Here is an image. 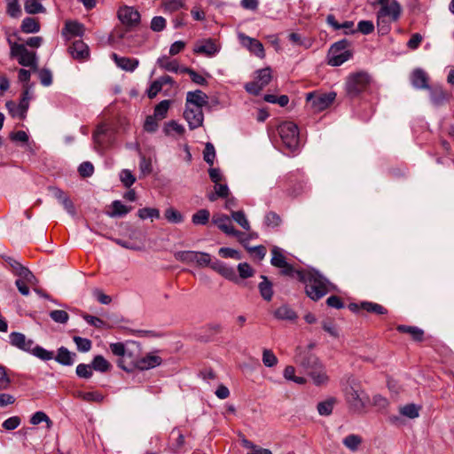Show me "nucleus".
<instances>
[{"label": "nucleus", "instance_id": "obj_21", "mask_svg": "<svg viewBox=\"0 0 454 454\" xmlns=\"http://www.w3.org/2000/svg\"><path fill=\"white\" fill-rule=\"evenodd\" d=\"M411 82L415 89L427 90L429 89V76L421 68H416L412 71L410 76Z\"/></svg>", "mask_w": 454, "mask_h": 454}, {"label": "nucleus", "instance_id": "obj_57", "mask_svg": "<svg viewBox=\"0 0 454 454\" xmlns=\"http://www.w3.org/2000/svg\"><path fill=\"white\" fill-rule=\"evenodd\" d=\"M137 215L141 219L159 218L160 211L153 207H144L138 210Z\"/></svg>", "mask_w": 454, "mask_h": 454}, {"label": "nucleus", "instance_id": "obj_46", "mask_svg": "<svg viewBox=\"0 0 454 454\" xmlns=\"http://www.w3.org/2000/svg\"><path fill=\"white\" fill-rule=\"evenodd\" d=\"M6 12L12 18H19L22 14L19 0H6Z\"/></svg>", "mask_w": 454, "mask_h": 454}, {"label": "nucleus", "instance_id": "obj_7", "mask_svg": "<svg viewBox=\"0 0 454 454\" xmlns=\"http://www.w3.org/2000/svg\"><path fill=\"white\" fill-rule=\"evenodd\" d=\"M348 46L349 43L345 39L333 43L328 51V64L339 67L348 61L352 57V51Z\"/></svg>", "mask_w": 454, "mask_h": 454}, {"label": "nucleus", "instance_id": "obj_29", "mask_svg": "<svg viewBox=\"0 0 454 454\" xmlns=\"http://www.w3.org/2000/svg\"><path fill=\"white\" fill-rule=\"evenodd\" d=\"M75 354L71 353L67 348L61 347L58 349V354L54 357L55 360L63 365H72Z\"/></svg>", "mask_w": 454, "mask_h": 454}, {"label": "nucleus", "instance_id": "obj_16", "mask_svg": "<svg viewBox=\"0 0 454 454\" xmlns=\"http://www.w3.org/2000/svg\"><path fill=\"white\" fill-rule=\"evenodd\" d=\"M240 43L246 47L251 53L254 54L260 59H263L265 56L264 48L262 43L243 33L238 35Z\"/></svg>", "mask_w": 454, "mask_h": 454}, {"label": "nucleus", "instance_id": "obj_12", "mask_svg": "<svg viewBox=\"0 0 454 454\" xmlns=\"http://www.w3.org/2000/svg\"><path fill=\"white\" fill-rule=\"evenodd\" d=\"M212 222L225 234L235 236L239 238V240H241L243 236L242 232L235 230L231 223V220L228 215L223 214L214 215Z\"/></svg>", "mask_w": 454, "mask_h": 454}, {"label": "nucleus", "instance_id": "obj_48", "mask_svg": "<svg viewBox=\"0 0 454 454\" xmlns=\"http://www.w3.org/2000/svg\"><path fill=\"white\" fill-rule=\"evenodd\" d=\"M65 30H67L69 34L75 36L82 35L84 32L83 26L76 21H67L65 25Z\"/></svg>", "mask_w": 454, "mask_h": 454}, {"label": "nucleus", "instance_id": "obj_59", "mask_svg": "<svg viewBox=\"0 0 454 454\" xmlns=\"http://www.w3.org/2000/svg\"><path fill=\"white\" fill-rule=\"evenodd\" d=\"M281 223V219L275 212H269L264 217V223L270 228L278 227Z\"/></svg>", "mask_w": 454, "mask_h": 454}, {"label": "nucleus", "instance_id": "obj_55", "mask_svg": "<svg viewBox=\"0 0 454 454\" xmlns=\"http://www.w3.org/2000/svg\"><path fill=\"white\" fill-rule=\"evenodd\" d=\"M203 158H204V160L207 164H209V165H213L214 164V160H215V150L214 145L211 143H207L206 144L205 149H204V152H203Z\"/></svg>", "mask_w": 454, "mask_h": 454}, {"label": "nucleus", "instance_id": "obj_22", "mask_svg": "<svg viewBox=\"0 0 454 454\" xmlns=\"http://www.w3.org/2000/svg\"><path fill=\"white\" fill-rule=\"evenodd\" d=\"M116 66L127 72H133L139 65V60L134 58L120 57L116 53L111 55Z\"/></svg>", "mask_w": 454, "mask_h": 454}, {"label": "nucleus", "instance_id": "obj_2", "mask_svg": "<svg viewBox=\"0 0 454 454\" xmlns=\"http://www.w3.org/2000/svg\"><path fill=\"white\" fill-rule=\"evenodd\" d=\"M294 361L311 378L315 385L319 386L327 382L328 377L325 367L309 350L297 348Z\"/></svg>", "mask_w": 454, "mask_h": 454}, {"label": "nucleus", "instance_id": "obj_56", "mask_svg": "<svg viewBox=\"0 0 454 454\" xmlns=\"http://www.w3.org/2000/svg\"><path fill=\"white\" fill-rule=\"evenodd\" d=\"M262 362L267 367H273L278 364V358L270 349H264L262 352Z\"/></svg>", "mask_w": 454, "mask_h": 454}, {"label": "nucleus", "instance_id": "obj_6", "mask_svg": "<svg viewBox=\"0 0 454 454\" xmlns=\"http://www.w3.org/2000/svg\"><path fill=\"white\" fill-rule=\"evenodd\" d=\"M278 132L284 145L290 151H295L299 146V129L295 123L284 121L278 127Z\"/></svg>", "mask_w": 454, "mask_h": 454}, {"label": "nucleus", "instance_id": "obj_33", "mask_svg": "<svg viewBox=\"0 0 454 454\" xmlns=\"http://www.w3.org/2000/svg\"><path fill=\"white\" fill-rule=\"evenodd\" d=\"M91 366L95 371L100 372H106L112 368L111 364L101 355H98L93 358Z\"/></svg>", "mask_w": 454, "mask_h": 454}, {"label": "nucleus", "instance_id": "obj_37", "mask_svg": "<svg viewBox=\"0 0 454 454\" xmlns=\"http://www.w3.org/2000/svg\"><path fill=\"white\" fill-rule=\"evenodd\" d=\"M271 260L270 262L274 267L280 268L286 265V260L282 251L278 247H273L271 249Z\"/></svg>", "mask_w": 454, "mask_h": 454}, {"label": "nucleus", "instance_id": "obj_9", "mask_svg": "<svg viewBox=\"0 0 454 454\" xmlns=\"http://www.w3.org/2000/svg\"><path fill=\"white\" fill-rule=\"evenodd\" d=\"M11 55L18 59V62L23 67H35V53L29 51L24 44L12 43Z\"/></svg>", "mask_w": 454, "mask_h": 454}, {"label": "nucleus", "instance_id": "obj_52", "mask_svg": "<svg viewBox=\"0 0 454 454\" xmlns=\"http://www.w3.org/2000/svg\"><path fill=\"white\" fill-rule=\"evenodd\" d=\"M231 217L244 230H246V231L250 230L249 222L247 221L246 215L243 211H232Z\"/></svg>", "mask_w": 454, "mask_h": 454}, {"label": "nucleus", "instance_id": "obj_10", "mask_svg": "<svg viewBox=\"0 0 454 454\" xmlns=\"http://www.w3.org/2000/svg\"><path fill=\"white\" fill-rule=\"evenodd\" d=\"M271 80V70L269 67L260 69L256 72L254 81L245 85L246 90L253 95H258L261 90L270 83Z\"/></svg>", "mask_w": 454, "mask_h": 454}, {"label": "nucleus", "instance_id": "obj_15", "mask_svg": "<svg viewBox=\"0 0 454 454\" xmlns=\"http://www.w3.org/2000/svg\"><path fill=\"white\" fill-rule=\"evenodd\" d=\"M184 118L191 129L200 128L203 124L204 114L200 107L185 106Z\"/></svg>", "mask_w": 454, "mask_h": 454}, {"label": "nucleus", "instance_id": "obj_41", "mask_svg": "<svg viewBox=\"0 0 454 454\" xmlns=\"http://www.w3.org/2000/svg\"><path fill=\"white\" fill-rule=\"evenodd\" d=\"M284 378L287 380L294 381L299 385H303L307 382V380L305 378L295 376V368L292 365H288L285 368Z\"/></svg>", "mask_w": 454, "mask_h": 454}, {"label": "nucleus", "instance_id": "obj_8", "mask_svg": "<svg viewBox=\"0 0 454 454\" xmlns=\"http://www.w3.org/2000/svg\"><path fill=\"white\" fill-rule=\"evenodd\" d=\"M176 260L186 263H195L198 267H207L210 264V254L199 251H177L174 254Z\"/></svg>", "mask_w": 454, "mask_h": 454}, {"label": "nucleus", "instance_id": "obj_40", "mask_svg": "<svg viewBox=\"0 0 454 454\" xmlns=\"http://www.w3.org/2000/svg\"><path fill=\"white\" fill-rule=\"evenodd\" d=\"M30 353L43 361H49L54 358L52 351H48L38 345L33 346Z\"/></svg>", "mask_w": 454, "mask_h": 454}, {"label": "nucleus", "instance_id": "obj_24", "mask_svg": "<svg viewBox=\"0 0 454 454\" xmlns=\"http://www.w3.org/2000/svg\"><path fill=\"white\" fill-rule=\"evenodd\" d=\"M427 90L431 102L435 106H441L449 100V94L440 85L430 86Z\"/></svg>", "mask_w": 454, "mask_h": 454}, {"label": "nucleus", "instance_id": "obj_1", "mask_svg": "<svg viewBox=\"0 0 454 454\" xmlns=\"http://www.w3.org/2000/svg\"><path fill=\"white\" fill-rule=\"evenodd\" d=\"M300 281L305 284L306 294L313 301H318L334 289V286L317 270L295 271Z\"/></svg>", "mask_w": 454, "mask_h": 454}, {"label": "nucleus", "instance_id": "obj_17", "mask_svg": "<svg viewBox=\"0 0 454 454\" xmlns=\"http://www.w3.org/2000/svg\"><path fill=\"white\" fill-rule=\"evenodd\" d=\"M9 339L12 346L16 347L17 348L27 353H30V351L32 350V347L34 346V340L31 339H27L25 336V334L21 333H11L9 335Z\"/></svg>", "mask_w": 454, "mask_h": 454}, {"label": "nucleus", "instance_id": "obj_38", "mask_svg": "<svg viewBox=\"0 0 454 454\" xmlns=\"http://www.w3.org/2000/svg\"><path fill=\"white\" fill-rule=\"evenodd\" d=\"M163 131L167 136H172L174 133L181 136L184 133L185 129L183 125L175 121H170L165 123Z\"/></svg>", "mask_w": 454, "mask_h": 454}, {"label": "nucleus", "instance_id": "obj_49", "mask_svg": "<svg viewBox=\"0 0 454 454\" xmlns=\"http://www.w3.org/2000/svg\"><path fill=\"white\" fill-rule=\"evenodd\" d=\"M165 218L172 223H180L184 221V217L180 212L173 207H168L164 213Z\"/></svg>", "mask_w": 454, "mask_h": 454}, {"label": "nucleus", "instance_id": "obj_62", "mask_svg": "<svg viewBox=\"0 0 454 454\" xmlns=\"http://www.w3.org/2000/svg\"><path fill=\"white\" fill-rule=\"evenodd\" d=\"M166 20L161 16H155L151 21V29L154 32H160L166 27Z\"/></svg>", "mask_w": 454, "mask_h": 454}, {"label": "nucleus", "instance_id": "obj_11", "mask_svg": "<svg viewBox=\"0 0 454 454\" xmlns=\"http://www.w3.org/2000/svg\"><path fill=\"white\" fill-rule=\"evenodd\" d=\"M336 93H309L307 94V101L310 103L311 107L316 112H320L326 109L335 99Z\"/></svg>", "mask_w": 454, "mask_h": 454}, {"label": "nucleus", "instance_id": "obj_5", "mask_svg": "<svg viewBox=\"0 0 454 454\" xmlns=\"http://www.w3.org/2000/svg\"><path fill=\"white\" fill-rule=\"evenodd\" d=\"M371 83V76L367 72L360 71L350 74L345 82L347 96L353 98L365 91Z\"/></svg>", "mask_w": 454, "mask_h": 454}, {"label": "nucleus", "instance_id": "obj_51", "mask_svg": "<svg viewBox=\"0 0 454 454\" xmlns=\"http://www.w3.org/2000/svg\"><path fill=\"white\" fill-rule=\"evenodd\" d=\"M73 340L80 352H88L91 348L92 343L89 339L80 336H74Z\"/></svg>", "mask_w": 454, "mask_h": 454}, {"label": "nucleus", "instance_id": "obj_42", "mask_svg": "<svg viewBox=\"0 0 454 454\" xmlns=\"http://www.w3.org/2000/svg\"><path fill=\"white\" fill-rule=\"evenodd\" d=\"M210 213L207 209H200L192 216V222L196 225H205L208 223Z\"/></svg>", "mask_w": 454, "mask_h": 454}, {"label": "nucleus", "instance_id": "obj_45", "mask_svg": "<svg viewBox=\"0 0 454 454\" xmlns=\"http://www.w3.org/2000/svg\"><path fill=\"white\" fill-rule=\"evenodd\" d=\"M40 29L39 23L34 18H25L21 24V30L25 33H36Z\"/></svg>", "mask_w": 454, "mask_h": 454}, {"label": "nucleus", "instance_id": "obj_18", "mask_svg": "<svg viewBox=\"0 0 454 454\" xmlns=\"http://www.w3.org/2000/svg\"><path fill=\"white\" fill-rule=\"evenodd\" d=\"M110 350L114 356L119 357L117 361L118 366L124 371L130 372L131 366H129V364H125V356L129 352V348L122 342H115L110 344Z\"/></svg>", "mask_w": 454, "mask_h": 454}, {"label": "nucleus", "instance_id": "obj_13", "mask_svg": "<svg viewBox=\"0 0 454 454\" xmlns=\"http://www.w3.org/2000/svg\"><path fill=\"white\" fill-rule=\"evenodd\" d=\"M161 362L162 359L160 356L155 353H149L143 357L137 358V360H132L129 363V366H131V371L134 368L145 371L159 366Z\"/></svg>", "mask_w": 454, "mask_h": 454}, {"label": "nucleus", "instance_id": "obj_36", "mask_svg": "<svg viewBox=\"0 0 454 454\" xmlns=\"http://www.w3.org/2000/svg\"><path fill=\"white\" fill-rule=\"evenodd\" d=\"M362 441L363 440L360 435L352 434L346 436L343 439L342 443L351 451H356L361 445Z\"/></svg>", "mask_w": 454, "mask_h": 454}, {"label": "nucleus", "instance_id": "obj_58", "mask_svg": "<svg viewBox=\"0 0 454 454\" xmlns=\"http://www.w3.org/2000/svg\"><path fill=\"white\" fill-rule=\"evenodd\" d=\"M120 179L123 185L127 188L130 187L136 182V177L129 169H122L121 171Z\"/></svg>", "mask_w": 454, "mask_h": 454}, {"label": "nucleus", "instance_id": "obj_35", "mask_svg": "<svg viewBox=\"0 0 454 454\" xmlns=\"http://www.w3.org/2000/svg\"><path fill=\"white\" fill-rule=\"evenodd\" d=\"M157 64L160 67L173 73H177L179 69L178 63L176 60L169 59L167 56H162L158 59Z\"/></svg>", "mask_w": 454, "mask_h": 454}, {"label": "nucleus", "instance_id": "obj_44", "mask_svg": "<svg viewBox=\"0 0 454 454\" xmlns=\"http://www.w3.org/2000/svg\"><path fill=\"white\" fill-rule=\"evenodd\" d=\"M420 406L414 403L406 404L400 408V413L409 419H416L419 416Z\"/></svg>", "mask_w": 454, "mask_h": 454}, {"label": "nucleus", "instance_id": "obj_39", "mask_svg": "<svg viewBox=\"0 0 454 454\" xmlns=\"http://www.w3.org/2000/svg\"><path fill=\"white\" fill-rule=\"evenodd\" d=\"M360 307L367 312L378 315H384L387 312L382 305L372 301H363L360 303Z\"/></svg>", "mask_w": 454, "mask_h": 454}, {"label": "nucleus", "instance_id": "obj_53", "mask_svg": "<svg viewBox=\"0 0 454 454\" xmlns=\"http://www.w3.org/2000/svg\"><path fill=\"white\" fill-rule=\"evenodd\" d=\"M181 73L188 74L192 79V81L199 85H206L207 80L200 75V74L196 73L193 69L189 67H182L180 70Z\"/></svg>", "mask_w": 454, "mask_h": 454}, {"label": "nucleus", "instance_id": "obj_30", "mask_svg": "<svg viewBox=\"0 0 454 454\" xmlns=\"http://www.w3.org/2000/svg\"><path fill=\"white\" fill-rule=\"evenodd\" d=\"M229 195V188L226 184L216 183L214 186V192L208 193L207 199L210 201H215L218 198H227Z\"/></svg>", "mask_w": 454, "mask_h": 454}, {"label": "nucleus", "instance_id": "obj_54", "mask_svg": "<svg viewBox=\"0 0 454 454\" xmlns=\"http://www.w3.org/2000/svg\"><path fill=\"white\" fill-rule=\"evenodd\" d=\"M51 318L59 324H66L69 319V315L65 310L56 309L50 312Z\"/></svg>", "mask_w": 454, "mask_h": 454}, {"label": "nucleus", "instance_id": "obj_64", "mask_svg": "<svg viewBox=\"0 0 454 454\" xmlns=\"http://www.w3.org/2000/svg\"><path fill=\"white\" fill-rule=\"evenodd\" d=\"M238 271L239 273L240 278H248L250 277H253L254 273V270L247 262L239 263L238 265Z\"/></svg>", "mask_w": 454, "mask_h": 454}, {"label": "nucleus", "instance_id": "obj_14", "mask_svg": "<svg viewBox=\"0 0 454 454\" xmlns=\"http://www.w3.org/2000/svg\"><path fill=\"white\" fill-rule=\"evenodd\" d=\"M118 18L121 22L129 27H136L140 22V13L130 6H123L118 10Z\"/></svg>", "mask_w": 454, "mask_h": 454}, {"label": "nucleus", "instance_id": "obj_63", "mask_svg": "<svg viewBox=\"0 0 454 454\" xmlns=\"http://www.w3.org/2000/svg\"><path fill=\"white\" fill-rule=\"evenodd\" d=\"M18 277L20 278V279H22L23 281L31 285H35L37 283V279L35 275L26 267H24L22 270L19 272Z\"/></svg>", "mask_w": 454, "mask_h": 454}, {"label": "nucleus", "instance_id": "obj_25", "mask_svg": "<svg viewBox=\"0 0 454 454\" xmlns=\"http://www.w3.org/2000/svg\"><path fill=\"white\" fill-rule=\"evenodd\" d=\"M69 52L74 59H85L89 56V48L82 41L77 40L69 47Z\"/></svg>", "mask_w": 454, "mask_h": 454}, {"label": "nucleus", "instance_id": "obj_4", "mask_svg": "<svg viewBox=\"0 0 454 454\" xmlns=\"http://www.w3.org/2000/svg\"><path fill=\"white\" fill-rule=\"evenodd\" d=\"M345 399L351 411L362 413L369 403V396L357 385L350 384L345 388Z\"/></svg>", "mask_w": 454, "mask_h": 454}, {"label": "nucleus", "instance_id": "obj_34", "mask_svg": "<svg viewBox=\"0 0 454 454\" xmlns=\"http://www.w3.org/2000/svg\"><path fill=\"white\" fill-rule=\"evenodd\" d=\"M24 9L29 14L45 12V8L41 4V0H25Z\"/></svg>", "mask_w": 454, "mask_h": 454}, {"label": "nucleus", "instance_id": "obj_31", "mask_svg": "<svg viewBox=\"0 0 454 454\" xmlns=\"http://www.w3.org/2000/svg\"><path fill=\"white\" fill-rule=\"evenodd\" d=\"M396 329L400 333L410 334L414 340L420 341L423 339L424 332L417 326L400 325Z\"/></svg>", "mask_w": 454, "mask_h": 454}, {"label": "nucleus", "instance_id": "obj_43", "mask_svg": "<svg viewBox=\"0 0 454 454\" xmlns=\"http://www.w3.org/2000/svg\"><path fill=\"white\" fill-rule=\"evenodd\" d=\"M170 104H171V101H170V100H168V99H165V100L160 101V103L155 106L153 115H154L158 120H162V119L166 118L167 114H168V111L169 106H170Z\"/></svg>", "mask_w": 454, "mask_h": 454}, {"label": "nucleus", "instance_id": "obj_47", "mask_svg": "<svg viewBox=\"0 0 454 454\" xmlns=\"http://www.w3.org/2000/svg\"><path fill=\"white\" fill-rule=\"evenodd\" d=\"M41 422L46 423V427L48 429L51 428L53 423L51 420V419L46 415L43 411H36L33 416L30 418V424L32 425H38Z\"/></svg>", "mask_w": 454, "mask_h": 454}, {"label": "nucleus", "instance_id": "obj_32", "mask_svg": "<svg viewBox=\"0 0 454 454\" xmlns=\"http://www.w3.org/2000/svg\"><path fill=\"white\" fill-rule=\"evenodd\" d=\"M111 207H112V211L107 212V215H109L110 217L123 216V215H127L131 209V207L125 206L120 200H114L112 203Z\"/></svg>", "mask_w": 454, "mask_h": 454}, {"label": "nucleus", "instance_id": "obj_28", "mask_svg": "<svg viewBox=\"0 0 454 454\" xmlns=\"http://www.w3.org/2000/svg\"><path fill=\"white\" fill-rule=\"evenodd\" d=\"M274 317L278 320L294 321L297 318V314L288 305H282L274 311Z\"/></svg>", "mask_w": 454, "mask_h": 454}, {"label": "nucleus", "instance_id": "obj_20", "mask_svg": "<svg viewBox=\"0 0 454 454\" xmlns=\"http://www.w3.org/2000/svg\"><path fill=\"white\" fill-rule=\"evenodd\" d=\"M207 267H210L212 270H214L215 271H216L228 280H237L235 270L231 267L227 266L225 263L217 259L212 261V258L210 257V264Z\"/></svg>", "mask_w": 454, "mask_h": 454}, {"label": "nucleus", "instance_id": "obj_19", "mask_svg": "<svg viewBox=\"0 0 454 454\" xmlns=\"http://www.w3.org/2000/svg\"><path fill=\"white\" fill-rule=\"evenodd\" d=\"M207 103V95L200 90L188 91L186 94L185 106L200 107L202 109Z\"/></svg>", "mask_w": 454, "mask_h": 454}, {"label": "nucleus", "instance_id": "obj_50", "mask_svg": "<svg viewBox=\"0 0 454 454\" xmlns=\"http://www.w3.org/2000/svg\"><path fill=\"white\" fill-rule=\"evenodd\" d=\"M335 400L328 399L325 402H321L317 404V411L322 416H328L333 412Z\"/></svg>", "mask_w": 454, "mask_h": 454}, {"label": "nucleus", "instance_id": "obj_3", "mask_svg": "<svg viewBox=\"0 0 454 454\" xmlns=\"http://www.w3.org/2000/svg\"><path fill=\"white\" fill-rule=\"evenodd\" d=\"M380 5L377 12V27L379 33L386 35L390 30V24L396 21L401 15V6L395 0H377L372 5Z\"/></svg>", "mask_w": 454, "mask_h": 454}, {"label": "nucleus", "instance_id": "obj_26", "mask_svg": "<svg viewBox=\"0 0 454 454\" xmlns=\"http://www.w3.org/2000/svg\"><path fill=\"white\" fill-rule=\"evenodd\" d=\"M193 51L195 53L205 54L210 57L215 55L218 49L212 40H207L196 43Z\"/></svg>", "mask_w": 454, "mask_h": 454}, {"label": "nucleus", "instance_id": "obj_27", "mask_svg": "<svg viewBox=\"0 0 454 454\" xmlns=\"http://www.w3.org/2000/svg\"><path fill=\"white\" fill-rule=\"evenodd\" d=\"M261 278L262 282H260L258 285L260 294L263 300L270 301L273 296L272 283L264 275H262Z\"/></svg>", "mask_w": 454, "mask_h": 454}, {"label": "nucleus", "instance_id": "obj_23", "mask_svg": "<svg viewBox=\"0 0 454 454\" xmlns=\"http://www.w3.org/2000/svg\"><path fill=\"white\" fill-rule=\"evenodd\" d=\"M5 106L12 117H19L21 120L25 118L28 109V103H27L26 98L20 99L18 105L12 101H8Z\"/></svg>", "mask_w": 454, "mask_h": 454}, {"label": "nucleus", "instance_id": "obj_60", "mask_svg": "<svg viewBox=\"0 0 454 454\" xmlns=\"http://www.w3.org/2000/svg\"><path fill=\"white\" fill-rule=\"evenodd\" d=\"M92 366L85 364H79L76 367V374L80 378L90 379L92 376Z\"/></svg>", "mask_w": 454, "mask_h": 454}, {"label": "nucleus", "instance_id": "obj_61", "mask_svg": "<svg viewBox=\"0 0 454 454\" xmlns=\"http://www.w3.org/2000/svg\"><path fill=\"white\" fill-rule=\"evenodd\" d=\"M218 254L223 258H233L236 260L241 259V254L239 251L230 247H221Z\"/></svg>", "mask_w": 454, "mask_h": 454}]
</instances>
